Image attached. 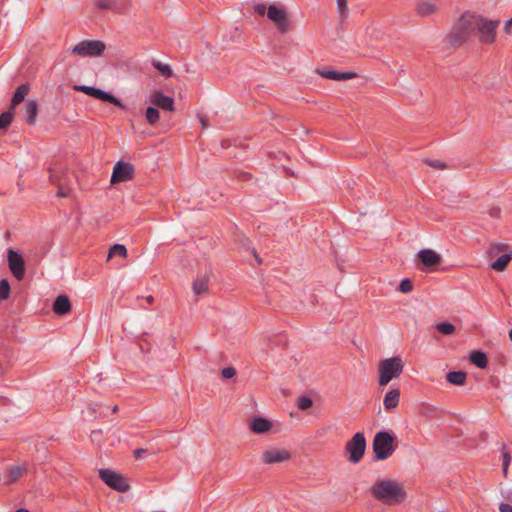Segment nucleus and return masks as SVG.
<instances>
[{"label": "nucleus", "mask_w": 512, "mask_h": 512, "mask_svg": "<svg viewBox=\"0 0 512 512\" xmlns=\"http://www.w3.org/2000/svg\"><path fill=\"white\" fill-rule=\"evenodd\" d=\"M499 249L500 250H506L507 249V245H501Z\"/></svg>", "instance_id": "52"}, {"label": "nucleus", "mask_w": 512, "mask_h": 512, "mask_svg": "<svg viewBox=\"0 0 512 512\" xmlns=\"http://www.w3.org/2000/svg\"><path fill=\"white\" fill-rule=\"evenodd\" d=\"M396 437L393 433L387 431H379L376 433L372 443L374 458L377 461L386 460L396 450Z\"/></svg>", "instance_id": "3"}, {"label": "nucleus", "mask_w": 512, "mask_h": 512, "mask_svg": "<svg viewBox=\"0 0 512 512\" xmlns=\"http://www.w3.org/2000/svg\"><path fill=\"white\" fill-rule=\"evenodd\" d=\"M509 24H512V17L505 23V31L509 32Z\"/></svg>", "instance_id": "48"}, {"label": "nucleus", "mask_w": 512, "mask_h": 512, "mask_svg": "<svg viewBox=\"0 0 512 512\" xmlns=\"http://www.w3.org/2000/svg\"><path fill=\"white\" fill-rule=\"evenodd\" d=\"M38 114V103L35 100H29L25 105L24 119L30 125L36 123Z\"/></svg>", "instance_id": "19"}, {"label": "nucleus", "mask_w": 512, "mask_h": 512, "mask_svg": "<svg viewBox=\"0 0 512 512\" xmlns=\"http://www.w3.org/2000/svg\"><path fill=\"white\" fill-rule=\"evenodd\" d=\"M101 434V431H93L92 434H91V437L93 439V441L97 440L98 439V436Z\"/></svg>", "instance_id": "46"}, {"label": "nucleus", "mask_w": 512, "mask_h": 512, "mask_svg": "<svg viewBox=\"0 0 512 512\" xmlns=\"http://www.w3.org/2000/svg\"><path fill=\"white\" fill-rule=\"evenodd\" d=\"M438 11V8L435 4L428 2H421L416 6V12L418 15L425 17L431 14H434Z\"/></svg>", "instance_id": "25"}, {"label": "nucleus", "mask_w": 512, "mask_h": 512, "mask_svg": "<svg viewBox=\"0 0 512 512\" xmlns=\"http://www.w3.org/2000/svg\"><path fill=\"white\" fill-rule=\"evenodd\" d=\"M436 330L442 335L449 336L454 334L456 327L452 323L441 322L436 325Z\"/></svg>", "instance_id": "30"}, {"label": "nucleus", "mask_w": 512, "mask_h": 512, "mask_svg": "<svg viewBox=\"0 0 512 512\" xmlns=\"http://www.w3.org/2000/svg\"><path fill=\"white\" fill-rule=\"evenodd\" d=\"M100 478L112 489L118 492H126L129 490L130 485L126 478L109 469H100L99 470Z\"/></svg>", "instance_id": "8"}, {"label": "nucleus", "mask_w": 512, "mask_h": 512, "mask_svg": "<svg viewBox=\"0 0 512 512\" xmlns=\"http://www.w3.org/2000/svg\"><path fill=\"white\" fill-rule=\"evenodd\" d=\"M509 338H510V340L512 342V329L509 331Z\"/></svg>", "instance_id": "54"}, {"label": "nucleus", "mask_w": 512, "mask_h": 512, "mask_svg": "<svg viewBox=\"0 0 512 512\" xmlns=\"http://www.w3.org/2000/svg\"><path fill=\"white\" fill-rule=\"evenodd\" d=\"M106 46L99 40H83L72 48V53L81 57H97L100 56Z\"/></svg>", "instance_id": "7"}, {"label": "nucleus", "mask_w": 512, "mask_h": 512, "mask_svg": "<svg viewBox=\"0 0 512 512\" xmlns=\"http://www.w3.org/2000/svg\"><path fill=\"white\" fill-rule=\"evenodd\" d=\"M193 291L196 295H201L207 291L208 278L206 276H200L193 282Z\"/></svg>", "instance_id": "27"}, {"label": "nucleus", "mask_w": 512, "mask_h": 512, "mask_svg": "<svg viewBox=\"0 0 512 512\" xmlns=\"http://www.w3.org/2000/svg\"><path fill=\"white\" fill-rule=\"evenodd\" d=\"M71 310V303L66 295H60L53 303V311L56 314L63 315Z\"/></svg>", "instance_id": "20"}, {"label": "nucleus", "mask_w": 512, "mask_h": 512, "mask_svg": "<svg viewBox=\"0 0 512 512\" xmlns=\"http://www.w3.org/2000/svg\"><path fill=\"white\" fill-rule=\"evenodd\" d=\"M150 101L152 104L158 106L159 108L167 111L174 110V100L173 98L164 95L160 91H155L150 96Z\"/></svg>", "instance_id": "14"}, {"label": "nucleus", "mask_w": 512, "mask_h": 512, "mask_svg": "<svg viewBox=\"0 0 512 512\" xmlns=\"http://www.w3.org/2000/svg\"><path fill=\"white\" fill-rule=\"evenodd\" d=\"M475 23L472 20V12H464L455 22L446 39L450 46L457 48L466 43L474 34Z\"/></svg>", "instance_id": "2"}, {"label": "nucleus", "mask_w": 512, "mask_h": 512, "mask_svg": "<svg viewBox=\"0 0 512 512\" xmlns=\"http://www.w3.org/2000/svg\"><path fill=\"white\" fill-rule=\"evenodd\" d=\"M134 168L131 164L126 162H117L113 168L111 176V183L116 184L128 181L133 177Z\"/></svg>", "instance_id": "11"}, {"label": "nucleus", "mask_w": 512, "mask_h": 512, "mask_svg": "<svg viewBox=\"0 0 512 512\" xmlns=\"http://www.w3.org/2000/svg\"><path fill=\"white\" fill-rule=\"evenodd\" d=\"M507 500L510 501L512 503V492H510L508 495H507Z\"/></svg>", "instance_id": "51"}, {"label": "nucleus", "mask_w": 512, "mask_h": 512, "mask_svg": "<svg viewBox=\"0 0 512 512\" xmlns=\"http://www.w3.org/2000/svg\"><path fill=\"white\" fill-rule=\"evenodd\" d=\"M221 375L224 377V369L221 370Z\"/></svg>", "instance_id": "59"}, {"label": "nucleus", "mask_w": 512, "mask_h": 512, "mask_svg": "<svg viewBox=\"0 0 512 512\" xmlns=\"http://www.w3.org/2000/svg\"><path fill=\"white\" fill-rule=\"evenodd\" d=\"M400 395L401 393L398 388L391 389L390 391H388L383 401L385 410L390 411L396 408L400 401Z\"/></svg>", "instance_id": "18"}, {"label": "nucleus", "mask_w": 512, "mask_h": 512, "mask_svg": "<svg viewBox=\"0 0 512 512\" xmlns=\"http://www.w3.org/2000/svg\"><path fill=\"white\" fill-rule=\"evenodd\" d=\"M145 116L149 124H155L160 118V113L156 108L149 107L146 110Z\"/></svg>", "instance_id": "33"}, {"label": "nucleus", "mask_w": 512, "mask_h": 512, "mask_svg": "<svg viewBox=\"0 0 512 512\" xmlns=\"http://www.w3.org/2000/svg\"><path fill=\"white\" fill-rule=\"evenodd\" d=\"M26 474V467L22 465L11 466L7 469V484L16 482Z\"/></svg>", "instance_id": "22"}, {"label": "nucleus", "mask_w": 512, "mask_h": 512, "mask_svg": "<svg viewBox=\"0 0 512 512\" xmlns=\"http://www.w3.org/2000/svg\"><path fill=\"white\" fill-rule=\"evenodd\" d=\"M469 359L473 365L480 369H485L488 366V357L484 352L480 350L472 351L470 353Z\"/></svg>", "instance_id": "21"}, {"label": "nucleus", "mask_w": 512, "mask_h": 512, "mask_svg": "<svg viewBox=\"0 0 512 512\" xmlns=\"http://www.w3.org/2000/svg\"><path fill=\"white\" fill-rule=\"evenodd\" d=\"M93 4L100 10H114L119 8L116 0H93Z\"/></svg>", "instance_id": "29"}, {"label": "nucleus", "mask_w": 512, "mask_h": 512, "mask_svg": "<svg viewBox=\"0 0 512 512\" xmlns=\"http://www.w3.org/2000/svg\"><path fill=\"white\" fill-rule=\"evenodd\" d=\"M398 289L402 293H409L413 290V283L410 279L405 278L400 282Z\"/></svg>", "instance_id": "37"}, {"label": "nucleus", "mask_w": 512, "mask_h": 512, "mask_svg": "<svg viewBox=\"0 0 512 512\" xmlns=\"http://www.w3.org/2000/svg\"><path fill=\"white\" fill-rule=\"evenodd\" d=\"M235 241H242L241 235L235 233Z\"/></svg>", "instance_id": "50"}, {"label": "nucleus", "mask_w": 512, "mask_h": 512, "mask_svg": "<svg viewBox=\"0 0 512 512\" xmlns=\"http://www.w3.org/2000/svg\"><path fill=\"white\" fill-rule=\"evenodd\" d=\"M57 195L59 197H67L69 195V192L64 190L63 188H59Z\"/></svg>", "instance_id": "45"}, {"label": "nucleus", "mask_w": 512, "mask_h": 512, "mask_svg": "<svg viewBox=\"0 0 512 512\" xmlns=\"http://www.w3.org/2000/svg\"><path fill=\"white\" fill-rule=\"evenodd\" d=\"M418 259L425 267H433L441 262V256L431 249L419 251Z\"/></svg>", "instance_id": "15"}, {"label": "nucleus", "mask_w": 512, "mask_h": 512, "mask_svg": "<svg viewBox=\"0 0 512 512\" xmlns=\"http://www.w3.org/2000/svg\"><path fill=\"white\" fill-rule=\"evenodd\" d=\"M339 17L344 20L348 16L347 0H337Z\"/></svg>", "instance_id": "35"}, {"label": "nucleus", "mask_w": 512, "mask_h": 512, "mask_svg": "<svg viewBox=\"0 0 512 512\" xmlns=\"http://www.w3.org/2000/svg\"><path fill=\"white\" fill-rule=\"evenodd\" d=\"M313 406V399L309 396L302 395L297 399V407L300 410H307Z\"/></svg>", "instance_id": "32"}, {"label": "nucleus", "mask_w": 512, "mask_h": 512, "mask_svg": "<svg viewBox=\"0 0 512 512\" xmlns=\"http://www.w3.org/2000/svg\"><path fill=\"white\" fill-rule=\"evenodd\" d=\"M8 265L11 273L18 279L21 280L25 274V264L22 256L12 250H8Z\"/></svg>", "instance_id": "12"}, {"label": "nucleus", "mask_w": 512, "mask_h": 512, "mask_svg": "<svg viewBox=\"0 0 512 512\" xmlns=\"http://www.w3.org/2000/svg\"><path fill=\"white\" fill-rule=\"evenodd\" d=\"M253 254H254V256H255V258H256V260H257L258 264H261L262 260L259 258V256L257 255V253H256V251H255V250H253Z\"/></svg>", "instance_id": "49"}, {"label": "nucleus", "mask_w": 512, "mask_h": 512, "mask_svg": "<svg viewBox=\"0 0 512 512\" xmlns=\"http://www.w3.org/2000/svg\"><path fill=\"white\" fill-rule=\"evenodd\" d=\"M115 256H119L121 258H126L127 257L126 247L122 244H114L113 246H111L109 249V252H108L107 260H110L111 258H113Z\"/></svg>", "instance_id": "28"}, {"label": "nucleus", "mask_w": 512, "mask_h": 512, "mask_svg": "<svg viewBox=\"0 0 512 512\" xmlns=\"http://www.w3.org/2000/svg\"><path fill=\"white\" fill-rule=\"evenodd\" d=\"M229 147H230V145H228V143L226 142L225 149H228Z\"/></svg>", "instance_id": "58"}, {"label": "nucleus", "mask_w": 512, "mask_h": 512, "mask_svg": "<svg viewBox=\"0 0 512 512\" xmlns=\"http://www.w3.org/2000/svg\"><path fill=\"white\" fill-rule=\"evenodd\" d=\"M472 20L475 23L474 33L479 34V41L485 44H492L496 39V30L499 26V20H488L482 15L472 12Z\"/></svg>", "instance_id": "4"}, {"label": "nucleus", "mask_w": 512, "mask_h": 512, "mask_svg": "<svg viewBox=\"0 0 512 512\" xmlns=\"http://www.w3.org/2000/svg\"><path fill=\"white\" fill-rule=\"evenodd\" d=\"M10 293V285L7 280L0 281V299H7Z\"/></svg>", "instance_id": "36"}, {"label": "nucleus", "mask_w": 512, "mask_h": 512, "mask_svg": "<svg viewBox=\"0 0 512 512\" xmlns=\"http://www.w3.org/2000/svg\"><path fill=\"white\" fill-rule=\"evenodd\" d=\"M345 451L349 454L348 460L351 463H359L366 451V438L363 432L355 433L345 445Z\"/></svg>", "instance_id": "6"}, {"label": "nucleus", "mask_w": 512, "mask_h": 512, "mask_svg": "<svg viewBox=\"0 0 512 512\" xmlns=\"http://www.w3.org/2000/svg\"><path fill=\"white\" fill-rule=\"evenodd\" d=\"M502 456H503V462H502L503 473H504V476L506 477L508 467L511 463V455L507 450H505V447L502 449Z\"/></svg>", "instance_id": "38"}, {"label": "nucleus", "mask_w": 512, "mask_h": 512, "mask_svg": "<svg viewBox=\"0 0 512 512\" xmlns=\"http://www.w3.org/2000/svg\"><path fill=\"white\" fill-rule=\"evenodd\" d=\"M254 11H255L259 16H264V15L267 13L268 8L266 7V5H265V4L260 3V4H256V5L254 6Z\"/></svg>", "instance_id": "41"}, {"label": "nucleus", "mask_w": 512, "mask_h": 512, "mask_svg": "<svg viewBox=\"0 0 512 512\" xmlns=\"http://www.w3.org/2000/svg\"><path fill=\"white\" fill-rule=\"evenodd\" d=\"M500 512H512V506L508 503H501L499 505Z\"/></svg>", "instance_id": "43"}, {"label": "nucleus", "mask_w": 512, "mask_h": 512, "mask_svg": "<svg viewBox=\"0 0 512 512\" xmlns=\"http://www.w3.org/2000/svg\"><path fill=\"white\" fill-rule=\"evenodd\" d=\"M29 90H30L29 85H27V84L20 85L13 95L10 108L15 110V107L25 99L26 95L29 93Z\"/></svg>", "instance_id": "23"}, {"label": "nucleus", "mask_w": 512, "mask_h": 512, "mask_svg": "<svg viewBox=\"0 0 512 512\" xmlns=\"http://www.w3.org/2000/svg\"><path fill=\"white\" fill-rule=\"evenodd\" d=\"M424 163L432 168L443 170L447 165L439 160L425 159Z\"/></svg>", "instance_id": "39"}, {"label": "nucleus", "mask_w": 512, "mask_h": 512, "mask_svg": "<svg viewBox=\"0 0 512 512\" xmlns=\"http://www.w3.org/2000/svg\"><path fill=\"white\" fill-rule=\"evenodd\" d=\"M13 115H14V109H12V108H9L8 111H6L0 115V129H5L10 125V123L13 119Z\"/></svg>", "instance_id": "31"}, {"label": "nucleus", "mask_w": 512, "mask_h": 512, "mask_svg": "<svg viewBox=\"0 0 512 512\" xmlns=\"http://www.w3.org/2000/svg\"><path fill=\"white\" fill-rule=\"evenodd\" d=\"M236 375L234 367H226V380L233 378Z\"/></svg>", "instance_id": "42"}, {"label": "nucleus", "mask_w": 512, "mask_h": 512, "mask_svg": "<svg viewBox=\"0 0 512 512\" xmlns=\"http://www.w3.org/2000/svg\"><path fill=\"white\" fill-rule=\"evenodd\" d=\"M404 363L399 356L382 360L379 364V385L386 386L392 379L400 376Z\"/></svg>", "instance_id": "5"}, {"label": "nucleus", "mask_w": 512, "mask_h": 512, "mask_svg": "<svg viewBox=\"0 0 512 512\" xmlns=\"http://www.w3.org/2000/svg\"><path fill=\"white\" fill-rule=\"evenodd\" d=\"M267 17L275 24L278 31L282 34L290 30V20L284 8L274 4L268 7Z\"/></svg>", "instance_id": "9"}, {"label": "nucleus", "mask_w": 512, "mask_h": 512, "mask_svg": "<svg viewBox=\"0 0 512 512\" xmlns=\"http://www.w3.org/2000/svg\"><path fill=\"white\" fill-rule=\"evenodd\" d=\"M317 73L326 79L331 80H349L356 76L353 72H338L336 70H317Z\"/></svg>", "instance_id": "17"}, {"label": "nucleus", "mask_w": 512, "mask_h": 512, "mask_svg": "<svg viewBox=\"0 0 512 512\" xmlns=\"http://www.w3.org/2000/svg\"><path fill=\"white\" fill-rule=\"evenodd\" d=\"M467 374L464 371H450L446 374V380L453 385L462 386L465 384Z\"/></svg>", "instance_id": "24"}, {"label": "nucleus", "mask_w": 512, "mask_h": 512, "mask_svg": "<svg viewBox=\"0 0 512 512\" xmlns=\"http://www.w3.org/2000/svg\"><path fill=\"white\" fill-rule=\"evenodd\" d=\"M235 177L239 181L247 182V181H250L253 176H252V174L250 172L237 171V172H235Z\"/></svg>", "instance_id": "40"}, {"label": "nucleus", "mask_w": 512, "mask_h": 512, "mask_svg": "<svg viewBox=\"0 0 512 512\" xmlns=\"http://www.w3.org/2000/svg\"><path fill=\"white\" fill-rule=\"evenodd\" d=\"M153 66L163 75L170 77L172 76V70L169 65L161 62L154 61Z\"/></svg>", "instance_id": "34"}, {"label": "nucleus", "mask_w": 512, "mask_h": 512, "mask_svg": "<svg viewBox=\"0 0 512 512\" xmlns=\"http://www.w3.org/2000/svg\"><path fill=\"white\" fill-rule=\"evenodd\" d=\"M147 300L151 302L153 300L152 296L147 297Z\"/></svg>", "instance_id": "56"}, {"label": "nucleus", "mask_w": 512, "mask_h": 512, "mask_svg": "<svg viewBox=\"0 0 512 512\" xmlns=\"http://www.w3.org/2000/svg\"><path fill=\"white\" fill-rule=\"evenodd\" d=\"M144 452H145V450H144V449H137V450H135V452H134L135 457H136V458H140V457H141V455H142Z\"/></svg>", "instance_id": "47"}, {"label": "nucleus", "mask_w": 512, "mask_h": 512, "mask_svg": "<svg viewBox=\"0 0 512 512\" xmlns=\"http://www.w3.org/2000/svg\"><path fill=\"white\" fill-rule=\"evenodd\" d=\"M291 453L286 449L267 450L262 454V462L265 464H275L288 461Z\"/></svg>", "instance_id": "13"}, {"label": "nucleus", "mask_w": 512, "mask_h": 512, "mask_svg": "<svg viewBox=\"0 0 512 512\" xmlns=\"http://www.w3.org/2000/svg\"><path fill=\"white\" fill-rule=\"evenodd\" d=\"M272 428V423L261 416H255L250 422V429L255 434H263L270 431Z\"/></svg>", "instance_id": "16"}, {"label": "nucleus", "mask_w": 512, "mask_h": 512, "mask_svg": "<svg viewBox=\"0 0 512 512\" xmlns=\"http://www.w3.org/2000/svg\"><path fill=\"white\" fill-rule=\"evenodd\" d=\"M511 27H512V24H509V32L508 33L511 32Z\"/></svg>", "instance_id": "57"}, {"label": "nucleus", "mask_w": 512, "mask_h": 512, "mask_svg": "<svg viewBox=\"0 0 512 512\" xmlns=\"http://www.w3.org/2000/svg\"><path fill=\"white\" fill-rule=\"evenodd\" d=\"M112 411H113L114 413H115V412H117V411H118V406H117V405H115V406L113 407Z\"/></svg>", "instance_id": "53"}, {"label": "nucleus", "mask_w": 512, "mask_h": 512, "mask_svg": "<svg viewBox=\"0 0 512 512\" xmlns=\"http://www.w3.org/2000/svg\"><path fill=\"white\" fill-rule=\"evenodd\" d=\"M16 512H29V511H28V510H25V509H20V510H18V511H16Z\"/></svg>", "instance_id": "55"}, {"label": "nucleus", "mask_w": 512, "mask_h": 512, "mask_svg": "<svg viewBox=\"0 0 512 512\" xmlns=\"http://www.w3.org/2000/svg\"><path fill=\"white\" fill-rule=\"evenodd\" d=\"M512 260V252L509 253V254H504L502 256H500L499 258H497L492 264H491V267L495 270V271H498V272H502L504 271L509 262Z\"/></svg>", "instance_id": "26"}, {"label": "nucleus", "mask_w": 512, "mask_h": 512, "mask_svg": "<svg viewBox=\"0 0 512 512\" xmlns=\"http://www.w3.org/2000/svg\"><path fill=\"white\" fill-rule=\"evenodd\" d=\"M73 89L75 91L83 92V93H85L89 96H92L96 99H99L101 101L114 104L117 107H120V108L124 107L122 102L119 101L116 97H114L113 95H110L109 93H107L101 89H97V88H94L91 86H86V85H74Z\"/></svg>", "instance_id": "10"}, {"label": "nucleus", "mask_w": 512, "mask_h": 512, "mask_svg": "<svg viewBox=\"0 0 512 512\" xmlns=\"http://www.w3.org/2000/svg\"><path fill=\"white\" fill-rule=\"evenodd\" d=\"M489 214L491 217L498 218L500 216V209L499 208H492L489 211Z\"/></svg>", "instance_id": "44"}, {"label": "nucleus", "mask_w": 512, "mask_h": 512, "mask_svg": "<svg viewBox=\"0 0 512 512\" xmlns=\"http://www.w3.org/2000/svg\"><path fill=\"white\" fill-rule=\"evenodd\" d=\"M370 493L374 499L387 506H394L403 503L406 500V491L404 487L394 480L379 479L370 488Z\"/></svg>", "instance_id": "1"}]
</instances>
